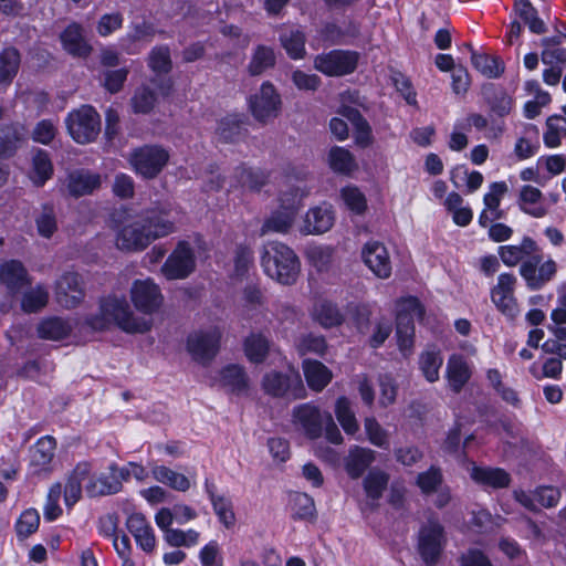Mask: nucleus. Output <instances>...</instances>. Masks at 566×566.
Here are the masks:
<instances>
[{
  "label": "nucleus",
  "instance_id": "obj_6",
  "mask_svg": "<svg viewBox=\"0 0 566 566\" xmlns=\"http://www.w3.org/2000/svg\"><path fill=\"white\" fill-rule=\"evenodd\" d=\"M65 125L76 143L88 144L95 140L101 132V117L94 107L82 105L67 114Z\"/></svg>",
  "mask_w": 566,
  "mask_h": 566
},
{
  "label": "nucleus",
  "instance_id": "obj_41",
  "mask_svg": "<svg viewBox=\"0 0 566 566\" xmlns=\"http://www.w3.org/2000/svg\"><path fill=\"white\" fill-rule=\"evenodd\" d=\"M327 160L329 168L339 175H350L357 169L354 155L344 147H332L328 151Z\"/></svg>",
  "mask_w": 566,
  "mask_h": 566
},
{
  "label": "nucleus",
  "instance_id": "obj_18",
  "mask_svg": "<svg viewBox=\"0 0 566 566\" xmlns=\"http://www.w3.org/2000/svg\"><path fill=\"white\" fill-rule=\"evenodd\" d=\"M221 338V331L211 327L205 332L193 333L188 338V350L196 360L208 361L216 356Z\"/></svg>",
  "mask_w": 566,
  "mask_h": 566
},
{
  "label": "nucleus",
  "instance_id": "obj_48",
  "mask_svg": "<svg viewBox=\"0 0 566 566\" xmlns=\"http://www.w3.org/2000/svg\"><path fill=\"white\" fill-rule=\"evenodd\" d=\"M20 54L14 48H6L0 53V84L9 85L20 67Z\"/></svg>",
  "mask_w": 566,
  "mask_h": 566
},
{
  "label": "nucleus",
  "instance_id": "obj_14",
  "mask_svg": "<svg viewBox=\"0 0 566 566\" xmlns=\"http://www.w3.org/2000/svg\"><path fill=\"white\" fill-rule=\"evenodd\" d=\"M281 105V96L270 82L262 83L260 90L249 98V107L253 117L262 123L277 117Z\"/></svg>",
  "mask_w": 566,
  "mask_h": 566
},
{
  "label": "nucleus",
  "instance_id": "obj_26",
  "mask_svg": "<svg viewBox=\"0 0 566 566\" xmlns=\"http://www.w3.org/2000/svg\"><path fill=\"white\" fill-rule=\"evenodd\" d=\"M535 252H541V248L531 237H524L518 244L502 245L497 251L500 259L507 266L522 264Z\"/></svg>",
  "mask_w": 566,
  "mask_h": 566
},
{
  "label": "nucleus",
  "instance_id": "obj_30",
  "mask_svg": "<svg viewBox=\"0 0 566 566\" xmlns=\"http://www.w3.org/2000/svg\"><path fill=\"white\" fill-rule=\"evenodd\" d=\"M302 368L307 386L316 392L322 391L332 381V370L318 360L304 359Z\"/></svg>",
  "mask_w": 566,
  "mask_h": 566
},
{
  "label": "nucleus",
  "instance_id": "obj_62",
  "mask_svg": "<svg viewBox=\"0 0 566 566\" xmlns=\"http://www.w3.org/2000/svg\"><path fill=\"white\" fill-rule=\"evenodd\" d=\"M334 250L326 245H315L308 248L306 256L311 264L318 271H325L333 262Z\"/></svg>",
  "mask_w": 566,
  "mask_h": 566
},
{
  "label": "nucleus",
  "instance_id": "obj_12",
  "mask_svg": "<svg viewBox=\"0 0 566 566\" xmlns=\"http://www.w3.org/2000/svg\"><path fill=\"white\" fill-rule=\"evenodd\" d=\"M196 269V255L187 241H179L163 264L160 272L169 281L184 280Z\"/></svg>",
  "mask_w": 566,
  "mask_h": 566
},
{
  "label": "nucleus",
  "instance_id": "obj_31",
  "mask_svg": "<svg viewBox=\"0 0 566 566\" xmlns=\"http://www.w3.org/2000/svg\"><path fill=\"white\" fill-rule=\"evenodd\" d=\"M91 465L87 462L78 463L71 474L64 488V503L72 507L82 496V482L90 475Z\"/></svg>",
  "mask_w": 566,
  "mask_h": 566
},
{
  "label": "nucleus",
  "instance_id": "obj_34",
  "mask_svg": "<svg viewBox=\"0 0 566 566\" xmlns=\"http://www.w3.org/2000/svg\"><path fill=\"white\" fill-rule=\"evenodd\" d=\"M470 476L474 482L494 489L506 488L511 482L509 473L500 468H481L472 465Z\"/></svg>",
  "mask_w": 566,
  "mask_h": 566
},
{
  "label": "nucleus",
  "instance_id": "obj_28",
  "mask_svg": "<svg viewBox=\"0 0 566 566\" xmlns=\"http://www.w3.org/2000/svg\"><path fill=\"white\" fill-rule=\"evenodd\" d=\"M128 531L134 536L137 545L145 552H153L156 546V538L150 524L140 513H133L126 522Z\"/></svg>",
  "mask_w": 566,
  "mask_h": 566
},
{
  "label": "nucleus",
  "instance_id": "obj_58",
  "mask_svg": "<svg viewBox=\"0 0 566 566\" xmlns=\"http://www.w3.org/2000/svg\"><path fill=\"white\" fill-rule=\"evenodd\" d=\"M55 447L56 443L52 437L40 438L32 450L31 462L38 467L48 465L54 457Z\"/></svg>",
  "mask_w": 566,
  "mask_h": 566
},
{
  "label": "nucleus",
  "instance_id": "obj_13",
  "mask_svg": "<svg viewBox=\"0 0 566 566\" xmlns=\"http://www.w3.org/2000/svg\"><path fill=\"white\" fill-rule=\"evenodd\" d=\"M358 57L354 51L332 50L315 56L314 67L327 76H344L356 70Z\"/></svg>",
  "mask_w": 566,
  "mask_h": 566
},
{
  "label": "nucleus",
  "instance_id": "obj_23",
  "mask_svg": "<svg viewBox=\"0 0 566 566\" xmlns=\"http://www.w3.org/2000/svg\"><path fill=\"white\" fill-rule=\"evenodd\" d=\"M140 214L150 242L167 237L176 230L175 220L165 210L150 209Z\"/></svg>",
  "mask_w": 566,
  "mask_h": 566
},
{
  "label": "nucleus",
  "instance_id": "obj_20",
  "mask_svg": "<svg viewBox=\"0 0 566 566\" xmlns=\"http://www.w3.org/2000/svg\"><path fill=\"white\" fill-rule=\"evenodd\" d=\"M55 298L65 308L77 306L84 298L83 282L78 274L67 272L55 284Z\"/></svg>",
  "mask_w": 566,
  "mask_h": 566
},
{
  "label": "nucleus",
  "instance_id": "obj_39",
  "mask_svg": "<svg viewBox=\"0 0 566 566\" xmlns=\"http://www.w3.org/2000/svg\"><path fill=\"white\" fill-rule=\"evenodd\" d=\"M539 132L535 125L525 128L524 136L517 138L514 145V155L518 160H526L539 150Z\"/></svg>",
  "mask_w": 566,
  "mask_h": 566
},
{
  "label": "nucleus",
  "instance_id": "obj_25",
  "mask_svg": "<svg viewBox=\"0 0 566 566\" xmlns=\"http://www.w3.org/2000/svg\"><path fill=\"white\" fill-rule=\"evenodd\" d=\"M506 191L507 186L504 181H495L489 186V191L483 198L484 209L479 217V222L482 227H486L493 220L502 218L503 213L500 210V205Z\"/></svg>",
  "mask_w": 566,
  "mask_h": 566
},
{
  "label": "nucleus",
  "instance_id": "obj_57",
  "mask_svg": "<svg viewBox=\"0 0 566 566\" xmlns=\"http://www.w3.org/2000/svg\"><path fill=\"white\" fill-rule=\"evenodd\" d=\"M164 539L172 547L190 548L199 543L200 533L192 528L186 531L174 528L164 534Z\"/></svg>",
  "mask_w": 566,
  "mask_h": 566
},
{
  "label": "nucleus",
  "instance_id": "obj_56",
  "mask_svg": "<svg viewBox=\"0 0 566 566\" xmlns=\"http://www.w3.org/2000/svg\"><path fill=\"white\" fill-rule=\"evenodd\" d=\"M340 198L346 207L354 214H363L367 210L366 196L356 186H346L340 190Z\"/></svg>",
  "mask_w": 566,
  "mask_h": 566
},
{
  "label": "nucleus",
  "instance_id": "obj_29",
  "mask_svg": "<svg viewBox=\"0 0 566 566\" xmlns=\"http://www.w3.org/2000/svg\"><path fill=\"white\" fill-rule=\"evenodd\" d=\"M0 282L11 292H15L29 285L31 280L20 261L9 260L0 264Z\"/></svg>",
  "mask_w": 566,
  "mask_h": 566
},
{
  "label": "nucleus",
  "instance_id": "obj_44",
  "mask_svg": "<svg viewBox=\"0 0 566 566\" xmlns=\"http://www.w3.org/2000/svg\"><path fill=\"white\" fill-rule=\"evenodd\" d=\"M343 115L355 129V143L363 148L370 146L373 143L371 128L369 124L363 118L360 113L355 108H345Z\"/></svg>",
  "mask_w": 566,
  "mask_h": 566
},
{
  "label": "nucleus",
  "instance_id": "obj_60",
  "mask_svg": "<svg viewBox=\"0 0 566 566\" xmlns=\"http://www.w3.org/2000/svg\"><path fill=\"white\" fill-rule=\"evenodd\" d=\"M38 233L50 239L57 230V221L52 206H43L42 211L35 218Z\"/></svg>",
  "mask_w": 566,
  "mask_h": 566
},
{
  "label": "nucleus",
  "instance_id": "obj_35",
  "mask_svg": "<svg viewBox=\"0 0 566 566\" xmlns=\"http://www.w3.org/2000/svg\"><path fill=\"white\" fill-rule=\"evenodd\" d=\"M61 41L65 51L75 56H86L92 48L83 36L80 24H70L61 34Z\"/></svg>",
  "mask_w": 566,
  "mask_h": 566
},
{
  "label": "nucleus",
  "instance_id": "obj_42",
  "mask_svg": "<svg viewBox=\"0 0 566 566\" xmlns=\"http://www.w3.org/2000/svg\"><path fill=\"white\" fill-rule=\"evenodd\" d=\"M73 326L70 321L61 317H49L38 326V334L43 339L60 340L67 337Z\"/></svg>",
  "mask_w": 566,
  "mask_h": 566
},
{
  "label": "nucleus",
  "instance_id": "obj_3",
  "mask_svg": "<svg viewBox=\"0 0 566 566\" xmlns=\"http://www.w3.org/2000/svg\"><path fill=\"white\" fill-rule=\"evenodd\" d=\"M306 196L307 190L300 186L282 191L280 197L282 210L273 212L264 221L260 234L265 235L270 232L286 233L294 223L297 205Z\"/></svg>",
  "mask_w": 566,
  "mask_h": 566
},
{
  "label": "nucleus",
  "instance_id": "obj_45",
  "mask_svg": "<svg viewBox=\"0 0 566 566\" xmlns=\"http://www.w3.org/2000/svg\"><path fill=\"white\" fill-rule=\"evenodd\" d=\"M270 346V340L263 334L251 333L244 340V354L251 363L261 364L265 360Z\"/></svg>",
  "mask_w": 566,
  "mask_h": 566
},
{
  "label": "nucleus",
  "instance_id": "obj_11",
  "mask_svg": "<svg viewBox=\"0 0 566 566\" xmlns=\"http://www.w3.org/2000/svg\"><path fill=\"white\" fill-rule=\"evenodd\" d=\"M115 243L118 249L125 251H140L150 244L140 213L127 216L117 226Z\"/></svg>",
  "mask_w": 566,
  "mask_h": 566
},
{
  "label": "nucleus",
  "instance_id": "obj_32",
  "mask_svg": "<svg viewBox=\"0 0 566 566\" xmlns=\"http://www.w3.org/2000/svg\"><path fill=\"white\" fill-rule=\"evenodd\" d=\"M374 461L375 451L356 446L345 458V470L352 479H358Z\"/></svg>",
  "mask_w": 566,
  "mask_h": 566
},
{
  "label": "nucleus",
  "instance_id": "obj_4",
  "mask_svg": "<svg viewBox=\"0 0 566 566\" xmlns=\"http://www.w3.org/2000/svg\"><path fill=\"white\" fill-rule=\"evenodd\" d=\"M422 315L423 307L416 297H405L397 303L396 336L399 350L405 357H408L413 348V319L421 318Z\"/></svg>",
  "mask_w": 566,
  "mask_h": 566
},
{
  "label": "nucleus",
  "instance_id": "obj_43",
  "mask_svg": "<svg viewBox=\"0 0 566 566\" xmlns=\"http://www.w3.org/2000/svg\"><path fill=\"white\" fill-rule=\"evenodd\" d=\"M154 479L176 491L187 492L190 486V480L182 473L176 472L165 465H156L151 470Z\"/></svg>",
  "mask_w": 566,
  "mask_h": 566
},
{
  "label": "nucleus",
  "instance_id": "obj_1",
  "mask_svg": "<svg viewBox=\"0 0 566 566\" xmlns=\"http://www.w3.org/2000/svg\"><path fill=\"white\" fill-rule=\"evenodd\" d=\"M261 265L269 277L284 285L295 283L301 271L298 256L290 247L279 241L264 244Z\"/></svg>",
  "mask_w": 566,
  "mask_h": 566
},
{
  "label": "nucleus",
  "instance_id": "obj_5",
  "mask_svg": "<svg viewBox=\"0 0 566 566\" xmlns=\"http://www.w3.org/2000/svg\"><path fill=\"white\" fill-rule=\"evenodd\" d=\"M520 275L530 291H539L552 282L558 272L557 262L543 252H535L520 265Z\"/></svg>",
  "mask_w": 566,
  "mask_h": 566
},
{
  "label": "nucleus",
  "instance_id": "obj_50",
  "mask_svg": "<svg viewBox=\"0 0 566 566\" xmlns=\"http://www.w3.org/2000/svg\"><path fill=\"white\" fill-rule=\"evenodd\" d=\"M313 317L324 328L338 326L344 322V316L339 312L338 307L326 301L319 302L315 305Z\"/></svg>",
  "mask_w": 566,
  "mask_h": 566
},
{
  "label": "nucleus",
  "instance_id": "obj_8",
  "mask_svg": "<svg viewBox=\"0 0 566 566\" xmlns=\"http://www.w3.org/2000/svg\"><path fill=\"white\" fill-rule=\"evenodd\" d=\"M446 543L444 528L436 516H430L418 533V552L428 565L434 564Z\"/></svg>",
  "mask_w": 566,
  "mask_h": 566
},
{
  "label": "nucleus",
  "instance_id": "obj_46",
  "mask_svg": "<svg viewBox=\"0 0 566 566\" xmlns=\"http://www.w3.org/2000/svg\"><path fill=\"white\" fill-rule=\"evenodd\" d=\"M275 53L272 48L266 45H258L251 55L248 64V72L250 75H261L266 70L275 65Z\"/></svg>",
  "mask_w": 566,
  "mask_h": 566
},
{
  "label": "nucleus",
  "instance_id": "obj_53",
  "mask_svg": "<svg viewBox=\"0 0 566 566\" xmlns=\"http://www.w3.org/2000/svg\"><path fill=\"white\" fill-rule=\"evenodd\" d=\"M217 135L227 143L239 140L244 135V128L239 115H229L222 118L217 128Z\"/></svg>",
  "mask_w": 566,
  "mask_h": 566
},
{
  "label": "nucleus",
  "instance_id": "obj_40",
  "mask_svg": "<svg viewBox=\"0 0 566 566\" xmlns=\"http://www.w3.org/2000/svg\"><path fill=\"white\" fill-rule=\"evenodd\" d=\"M25 135L21 124H12L0 128V158L12 156Z\"/></svg>",
  "mask_w": 566,
  "mask_h": 566
},
{
  "label": "nucleus",
  "instance_id": "obj_10",
  "mask_svg": "<svg viewBox=\"0 0 566 566\" xmlns=\"http://www.w3.org/2000/svg\"><path fill=\"white\" fill-rule=\"evenodd\" d=\"M516 285L517 277L513 273H501L490 292L491 302L510 321H514L520 314L515 297Z\"/></svg>",
  "mask_w": 566,
  "mask_h": 566
},
{
  "label": "nucleus",
  "instance_id": "obj_54",
  "mask_svg": "<svg viewBox=\"0 0 566 566\" xmlns=\"http://www.w3.org/2000/svg\"><path fill=\"white\" fill-rule=\"evenodd\" d=\"M566 136V123L559 115L549 116L546 119V130L543 142L548 148H557L562 144V137Z\"/></svg>",
  "mask_w": 566,
  "mask_h": 566
},
{
  "label": "nucleus",
  "instance_id": "obj_22",
  "mask_svg": "<svg viewBox=\"0 0 566 566\" xmlns=\"http://www.w3.org/2000/svg\"><path fill=\"white\" fill-rule=\"evenodd\" d=\"M205 491L219 522L226 528H232L235 525L237 518L231 499L223 493H219L217 485L209 479L205 480Z\"/></svg>",
  "mask_w": 566,
  "mask_h": 566
},
{
  "label": "nucleus",
  "instance_id": "obj_19",
  "mask_svg": "<svg viewBox=\"0 0 566 566\" xmlns=\"http://www.w3.org/2000/svg\"><path fill=\"white\" fill-rule=\"evenodd\" d=\"M361 256L366 266L379 279H388L391 275L392 265L387 248L378 241H368Z\"/></svg>",
  "mask_w": 566,
  "mask_h": 566
},
{
  "label": "nucleus",
  "instance_id": "obj_27",
  "mask_svg": "<svg viewBox=\"0 0 566 566\" xmlns=\"http://www.w3.org/2000/svg\"><path fill=\"white\" fill-rule=\"evenodd\" d=\"M472 376L470 364L459 354H452L447 361L446 378L454 392H460Z\"/></svg>",
  "mask_w": 566,
  "mask_h": 566
},
{
  "label": "nucleus",
  "instance_id": "obj_9",
  "mask_svg": "<svg viewBox=\"0 0 566 566\" xmlns=\"http://www.w3.org/2000/svg\"><path fill=\"white\" fill-rule=\"evenodd\" d=\"M168 159L167 150L158 146L139 147L128 156V161L134 171L147 179L156 177L166 166Z\"/></svg>",
  "mask_w": 566,
  "mask_h": 566
},
{
  "label": "nucleus",
  "instance_id": "obj_47",
  "mask_svg": "<svg viewBox=\"0 0 566 566\" xmlns=\"http://www.w3.org/2000/svg\"><path fill=\"white\" fill-rule=\"evenodd\" d=\"M52 174L53 166L48 153L41 149L36 150L32 157V169L30 172L32 182L41 187L52 177Z\"/></svg>",
  "mask_w": 566,
  "mask_h": 566
},
{
  "label": "nucleus",
  "instance_id": "obj_2",
  "mask_svg": "<svg viewBox=\"0 0 566 566\" xmlns=\"http://www.w3.org/2000/svg\"><path fill=\"white\" fill-rule=\"evenodd\" d=\"M94 329H104L111 323L127 333H145L150 329L149 318L136 317L124 297L108 296L101 303V316L88 321Z\"/></svg>",
  "mask_w": 566,
  "mask_h": 566
},
{
  "label": "nucleus",
  "instance_id": "obj_64",
  "mask_svg": "<svg viewBox=\"0 0 566 566\" xmlns=\"http://www.w3.org/2000/svg\"><path fill=\"white\" fill-rule=\"evenodd\" d=\"M327 348L326 340L323 336L308 334L302 336L296 343V349L300 355L316 354L324 355Z\"/></svg>",
  "mask_w": 566,
  "mask_h": 566
},
{
  "label": "nucleus",
  "instance_id": "obj_21",
  "mask_svg": "<svg viewBox=\"0 0 566 566\" xmlns=\"http://www.w3.org/2000/svg\"><path fill=\"white\" fill-rule=\"evenodd\" d=\"M514 499L525 509L536 511L537 506L554 507L560 500V491L554 486H539L533 492L514 491Z\"/></svg>",
  "mask_w": 566,
  "mask_h": 566
},
{
  "label": "nucleus",
  "instance_id": "obj_51",
  "mask_svg": "<svg viewBox=\"0 0 566 566\" xmlns=\"http://www.w3.org/2000/svg\"><path fill=\"white\" fill-rule=\"evenodd\" d=\"M280 41L287 55L293 59H302L305 55V35L297 29H290L281 33Z\"/></svg>",
  "mask_w": 566,
  "mask_h": 566
},
{
  "label": "nucleus",
  "instance_id": "obj_63",
  "mask_svg": "<svg viewBox=\"0 0 566 566\" xmlns=\"http://www.w3.org/2000/svg\"><path fill=\"white\" fill-rule=\"evenodd\" d=\"M62 494V484H53L46 496V501L43 507V516L46 521L52 522L62 514V509L59 504Z\"/></svg>",
  "mask_w": 566,
  "mask_h": 566
},
{
  "label": "nucleus",
  "instance_id": "obj_38",
  "mask_svg": "<svg viewBox=\"0 0 566 566\" xmlns=\"http://www.w3.org/2000/svg\"><path fill=\"white\" fill-rule=\"evenodd\" d=\"M155 34V30L150 24L139 23L120 39V48L128 54H136L140 51L139 43L149 42Z\"/></svg>",
  "mask_w": 566,
  "mask_h": 566
},
{
  "label": "nucleus",
  "instance_id": "obj_49",
  "mask_svg": "<svg viewBox=\"0 0 566 566\" xmlns=\"http://www.w3.org/2000/svg\"><path fill=\"white\" fill-rule=\"evenodd\" d=\"M335 415L347 434L354 436L359 431V424L352 409V403L346 397H339L336 400Z\"/></svg>",
  "mask_w": 566,
  "mask_h": 566
},
{
  "label": "nucleus",
  "instance_id": "obj_33",
  "mask_svg": "<svg viewBox=\"0 0 566 566\" xmlns=\"http://www.w3.org/2000/svg\"><path fill=\"white\" fill-rule=\"evenodd\" d=\"M443 364L441 350L437 346H428L419 355V369L428 382H436L440 378V368Z\"/></svg>",
  "mask_w": 566,
  "mask_h": 566
},
{
  "label": "nucleus",
  "instance_id": "obj_15",
  "mask_svg": "<svg viewBox=\"0 0 566 566\" xmlns=\"http://www.w3.org/2000/svg\"><path fill=\"white\" fill-rule=\"evenodd\" d=\"M325 420V412L310 402L294 407L292 411V424L295 430L302 432L308 439L321 437Z\"/></svg>",
  "mask_w": 566,
  "mask_h": 566
},
{
  "label": "nucleus",
  "instance_id": "obj_36",
  "mask_svg": "<svg viewBox=\"0 0 566 566\" xmlns=\"http://www.w3.org/2000/svg\"><path fill=\"white\" fill-rule=\"evenodd\" d=\"M85 490L91 497L105 496L118 493L120 491V483L115 474L108 470L107 473L91 476Z\"/></svg>",
  "mask_w": 566,
  "mask_h": 566
},
{
  "label": "nucleus",
  "instance_id": "obj_17",
  "mask_svg": "<svg viewBox=\"0 0 566 566\" xmlns=\"http://www.w3.org/2000/svg\"><path fill=\"white\" fill-rule=\"evenodd\" d=\"M335 223V211L329 203L310 208L304 214L298 231L303 235H319L329 231Z\"/></svg>",
  "mask_w": 566,
  "mask_h": 566
},
{
  "label": "nucleus",
  "instance_id": "obj_59",
  "mask_svg": "<svg viewBox=\"0 0 566 566\" xmlns=\"http://www.w3.org/2000/svg\"><path fill=\"white\" fill-rule=\"evenodd\" d=\"M49 301V292L42 285H36L27 291L21 300V307L27 313H34L42 310Z\"/></svg>",
  "mask_w": 566,
  "mask_h": 566
},
{
  "label": "nucleus",
  "instance_id": "obj_61",
  "mask_svg": "<svg viewBox=\"0 0 566 566\" xmlns=\"http://www.w3.org/2000/svg\"><path fill=\"white\" fill-rule=\"evenodd\" d=\"M364 428L371 444L382 449L389 448V434L374 417L365 419Z\"/></svg>",
  "mask_w": 566,
  "mask_h": 566
},
{
  "label": "nucleus",
  "instance_id": "obj_7",
  "mask_svg": "<svg viewBox=\"0 0 566 566\" xmlns=\"http://www.w3.org/2000/svg\"><path fill=\"white\" fill-rule=\"evenodd\" d=\"M263 390L273 397L304 398L305 389L300 373L290 367L286 373L270 371L262 379Z\"/></svg>",
  "mask_w": 566,
  "mask_h": 566
},
{
  "label": "nucleus",
  "instance_id": "obj_37",
  "mask_svg": "<svg viewBox=\"0 0 566 566\" xmlns=\"http://www.w3.org/2000/svg\"><path fill=\"white\" fill-rule=\"evenodd\" d=\"M518 205L522 211L534 218H542L546 214L543 195L536 187L523 186L520 191Z\"/></svg>",
  "mask_w": 566,
  "mask_h": 566
},
{
  "label": "nucleus",
  "instance_id": "obj_55",
  "mask_svg": "<svg viewBox=\"0 0 566 566\" xmlns=\"http://www.w3.org/2000/svg\"><path fill=\"white\" fill-rule=\"evenodd\" d=\"M220 382L231 391H242L248 386V378L242 367L229 365L220 371Z\"/></svg>",
  "mask_w": 566,
  "mask_h": 566
},
{
  "label": "nucleus",
  "instance_id": "obj_52",
  "mask_svg": "<svg viewBox=\"0 0 566 566\" xmlns=\"http://www.w3.org/2000/svg\"><path fill=\"white\" fill-rule=\"evenodd\" d=\"M471 62L482 75L489 78H496L504 72V64L496 56L472 52Z\"/></svg>",
  "mask_w": 566,
  "mask_h": 566
},
{
  "label": "nucleus",
  "instance_id": "obj_24",
  "mask_svg": "<svg viewBox=\"0 0 566 566\" xmlns=\"http://www.w3.org/2000/svg\"><path fill=\"white\" fill-rule=\"evenodd\" d=\"M70 196L78 198L91 195L101 186V176L88 170L78 169L70 172L64 181Z\"/></svg>",
  "mask_w": 566,
  "mask_h": 566
},
{
  "label": "nucleus",
  "instance_id": "obj_16",
  "mask_svg": "<svg viewBox=\"0 0 566 566\" xmlns=\"http://www.w3.org/2000/svg\"><path fill=\"white\" fill-rule=\"evenodd\" d=\"M130 300L138 311L151 314L159 310L164 302V296L159 285L153 279L147 277L133 282Z\"/></svg>",
  "mask_w": 566,
  "mask_h": 566
}]
</instances>
